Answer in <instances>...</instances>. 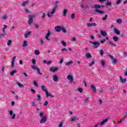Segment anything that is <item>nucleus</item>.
Returning <instances> with one entry per match:
<instances>
[{
	"instance_id": "f257e3e1",
	"label": "nucleus",
	"mask_w": 127,
	"mask_h": 127,
	"mask_svg": "<svg viewBox=\"0 0 127 127\" xmlns=\"http://www.w3.org/2000/svg\"><path fill=\"white\" fill-rule=\"evenodd\" d=\"M40 117H41V120L40 121V124H44L47 121V116H44V112H41L40 113Z\"/></svg>"
},
{
	"instance_id": "f03ea898",
	"label": "nucleus",
	"mask_w": 127,
	"mask_h": 127,
	"mask_svg": "<svg viewBox=\"0 0 127 127\" xmlns=\"http://www.w3.org/2000/svg\"><path fill=\"white\" fill-rule=\"evenodd\" d=\"M57 5H56L53 8L52 11L48 12L47 15L48 17H52V15L54 14L56 11V8H57Z\"/></svg>"
},
{
	"instance_id": "7ed1b4c3",
	"label": "nucleus",
	"mask_w": 127,
	"mask_h": 127,
	"mask_svg": "<svg viewBox=\"0 0 127 127\" xmlns=\"http://www.w3.org/2000/svg\"><path fill=\"white\" fill-rule=\"evenodd\" d=\"M41 89L42 91H44L45 92L47 98H48V97H49V93H48V90L46 88V86L42 85Z\"/></svg>"
},
{
	"instance_id": "20e7f679",
	"label": "nucleus",
	"mask_w": 127,
	"mask_h": 127,
	"mask_svg": "<svg viewBox=\"0 0 127 127\" xmlns=\"http://www.w3.org/2000/svg\"><path fill=\"white\" fill-rule=\"evenodd\" d=\"M90 43L93 44L92 47H93V48H98V46H100L101 44V43H100V42H93L90 41Z\"/></svg>"
},
{
	"instance_id": "39448f33",
	"label": "nucleus",
	"mask_w": 127,
	"mask_h": 127,
	"mask_svg": "<svg viewBox=\"0 0 127 127\" xmlns=\"http://www.w3.org/2000/svg\"><path fill=\"white\" fill-rule=\"evenodd\" d=\"M31 68L33 70H37V73L39 74V75H42V73L40 72V69L37 67V65H33L31 66Z\"/></svg>"
},
{
	"instance_id": "423d86ee",
	"label": "nucleus",
	"mask_w": 127,
	"mask_h": 127,
	"mask_svg": "<svg viewBox=\"0 0 127 127\" xmlns=\"http://www.w3.org/2000/svg\"><path fill=\"white\" fill-rule=\"evenodd\" d=\"M34 15L31 16L30 15H29V20H28V24L29 25H31V24L33 22V17H34Z\"/></svg>"
},
{
	"instance_id": "0eeeda50",
	"label": "nucleus",
	"mask_w": 127,
	"mask_h": 127,
	"mask_svg": "<svg viewBox=\"0 0 127 127\" xmlns=\"http://www.w3.org/2000/svg\"><path fill=\"white\" fill-rule=\"evenodd\" d=\"M9 114L10 116H12L11 117V120H14V119H15V114H13V111H12V110L9 111Z\"/></svg>"
},
{
	"instance_id": "6e6552de",
	"label": "nucleus",
	"mask_w": 127,
	"mask_h": 127,
	"mask_svg": "<svg viewBox=\"0 0 127 127\" xmlns=\"http://www.w3.org/2000/svg\"><path fill=\"white\" fill-rule=\"evenodd\" d=\"M67 79L69 80L70 83H72L74 81V77L71 75H68L67 76Z\"/></svg>"
},
{
	"instance_id": "1a4fd4ad",
	"label": "nucleus",
	"mask_w": 127,
	"mask_h": 127,
	"mask_svg": "<svg viewBox=\"0 0 127 127\" xmlns=\"http://www.w3.org/2000/svg\"><path fill=\"white\" fill-rule=\"evenodd\" d=\"M51 34V32L50 31L48 30V33H47V35L45 37V39L46 40H48L49 41H50V39H49V36H50V34Z\"/></svg>"
},
{
	"instance_id": "9d476101",
	"label": "nucleus",
	"mask_w": 127,
	"mask_h": 127,
	"mask_svg": "<svg viewBox=\"0 0 127 127\" xmlns=\"http://www.w3.org/2000/svg\"><path fill=\"white\" fill-rule=\"evenodd\" d=\"M88 27H91L93 26H97V23H88L87 24Z\"/></svg>"
},
{
	"instance_id": "9b49d317",
	"label": "nucleus",
	"mask_w": 127,
	"mask_h": 127,
	"mask_svg": "<svg viewBox=\"0 0 127 127\" xmlns=\"http://www.w3.org/2000/svg\"><path fill=\"white\" fill-rule=\"evenodd\" d=\"M58 70V67H52L50 68V71H51V72H56V71H57Z\"/></svg>"
},
{
	"instance_id": "f8f14e48",
	"label": "nucleus",
	"mask_w": 127,
	"mask_h": 127,
	"mask_svg": "<svg viewBox=\"0 0 127 127\" xmlns=\"http://www.w3.org/2000/svg\"><path fill=\"white\" fill-rule=\"evenodd\" d=\"M79 119L77 117H72L70 118V121L72 123L78 121Z\"/></svg>"
},
{
	"instance_id": "ddd939ff",
	"label": "nucleus",
	"mask_w": 127,
	"mask_h": 127,
	"mask_svg": "<svg viewBox=\"0 0 127 127\" xmlns=\"http://www.w3.org/2000/svg\"><path fill=\"white\" fill-rule=\"evenodd\" d=\"M55 29L57 32H60V31H61V26H57L55 27Z\"/></svg>"
},
{
	"instance_id": "4468645a",
	"label": "nucleus",
	"mask_w": 127,
	"mask_h": 127,
	"mask_svg": "<svg viewBox=\"0 0 127 127\" xmlns=\"http://www.w3.org/2000/svg\"><path fill=\"white\" fill-rule=\"evenodd\" d=\"M119 78H120V81L121 82V83H126V82H127V79H126V78L123 79V77H122V76L120 75L119 76Z\"/></svg>"
},
{
	"instance_id": "2eb2a0df",
	"label": "nucleus",
	"mask_w": 127,
	"mask_h": 127,
	"mask_svg": "<svg viewBox=\"0 0 127 127\" xmlns=\"http://www.w3.org/2000/svg\"><path fill=\"white\" fill-rule=\"evenodd\" d=\"M108 120H110V118H108L106 119L103 120L101 123L100 125L101 126H103V125H105L107 122H108Z\"/></svg>"
},
{
	"instance_id": "dca6fc26",
	"label": "nucleus",
	"mask_w": 127,
	"mask_h": 127,
	"mask_svg": "<svg viewBox=\"0 0 127 127\" xmlns=\"http://www.w3.org/2000/svg\"><path fill=\"white\" fill-rule=\"evenodd\" d=\"M53 80L54 81H55V82H57L58 81V76H57V75L54 74L53 75Z\"/></svg>"
},
{
	"instance_id": "f3484780",
	"label": "nucleus",
	"mask_w": 127,
	"mask_h": 127,
	"mask_svg": "<svg viewBox=\"0 0 127 127\" xmlns=\"http://www.w3.org/2000/svg\"><path fill=\"white\" fill-rule=\"evenodd\" d=\"M114 32L118 35H120V34H121V32L117 28H114Z\"/></svg>"
},
{
	"instance_id": "a211bd4d",
	"label": "nucleus",
	"mask_w": 127,
	"mask_h": 127,
	"mask_svg": "<svg viewBox=\"0 0 127 127\" xmlns=\"http://www.w3.org/2000/svg\"><path fill=\"white\" fill-rule=\"evenodd\" d=\"M100 33L101 34V35H102V36H106V35H108V34L106 33V31H104L103 30L100 31Z\"/></svg>"
},
{
	"instance_id": "6ab92c4d",
	"label": "nucleus",
	"mask_w": 127,
	"mask_h": 127,
	"mask_svg": "<svg viewBox=\"0 0 127 127\" xmlns=\"http://www.w3.org/2000/svg\"><path fill=\"white\" fill-rule=\"evenodd\" d=\"M91 88L92 90H93L94 93H96L97 92V89H96V86H95V85H92L91 86Z\"/></svg>"
},
{
	"instance_id": "aec40b11",
	"label": "nucleus",
	"mask_w": 127,
	"mask_h": 127,
	"mask_svg": "<svg viewBox=\"0 0 127 127\" xmlns=\"http://www.w3.org/2000/svg\"><path fill=\"white\" fill-rule=\"evenodd\" d=\"M17 84L18 85L19 88H24V85L23 84L19 83V82H17Z\"/></svg>"
},
{
	"instance_id": "412c9836",
	"label": "nucleus",
	"mask_w": 127,
	"mask_h": 127,
	"mask_svg": "<svg viewBox=\"0 0 127 127\" xmlns=\"http://www.w3.org/2000/svg\"><path fill=\"white\" fill-rule=\"evenodd\" d=\"M123 21V19L121 18L118 19L116 20V22L118 23L119 24H121Z\"/></svg>"
},
{
	"instance_id": "4be33fe9",
	"label": "nucleus",
	"mask_w": 127,
	"mask_h": 127,
	"mask_svg": "<svg viewBox=\"0 0 127 127\" xmlns=\"http://www.w3.org/2000/svg\"><path fill=\"white\" fill-rule=\"evenodd\" d=\"M61 30L64 32V33H67V31L66 30V28H65L63 26H61Z\"/></svg>"
},
{
	"instance_id": "5701e85b",
	"label": "nucleus",
	"mask_w": 127,
	"mask_h": 127,
	"mask_svg": "<svg viewBox=\"0 0 127 127\" xmlns=\"http://www.w3.org/2000/svg\"><path fill=\"white\" fill-rule=\"evenodd\" d=\"M16 72H17V70H14L10 72V74L11 76H13L14 74L16 73Z\"/></svg>"
},
{
	"instance_id": "b1692460",
	"label": "nucleus",
	"mask_w": 127,
	"mask_h": 127,
	"mask_svg": "<svg viewBox=\"0 0 127 127\" xmlns=\"http://www.w3.org/2000/svg\"><path fill=\"white\" fill-rule=\"evenodd\" d=\"M94 7H95V8H96V9H98V8H101V7H102V6L100 5L95 4L94 5Z\"/></svg>"
},
{
	"instance_id": "393cba45",
	"label": "nucleus",
	"mask_w": 127,
	"mask_h": 127,
	"mask_svg": "<svg viewBox=\"0 0 127 127\" xmlns=\"http://www.w3.org/2000/svg\"><path fill=\"white\" fill-rule=\"evenodd\" d=\"M11 43H12V41L9 40L7 42V45H8V46H10Z\"/></svg>"
},
{
	"instance_id": "a878e982",
	"label": "nucleus",
	"mask_w": 127,
	"mask_h": 127,
	"mask_svg": "<svg viewBox=\"0 0 127 127\" xmlns=\"http://www.w3.org/2000/svg\"><path fill=\"white\" fill-rule=\"evenodd\" d=\"M96 12H98V13H100L101 14H102V13H104V11L102 10H100L99 9H96L95 10Z\"/></svg>"
},
{
	"instance_id": "bb28decb",
	"label": "nucleus",
	"mask_w": 127,
	"mask_h": 127,
	"mask_svg": "<svg viewBox=\"0 0 127 127\" xmlns=\"http://www.w3.org/2000/svg\"><path fill=\"white\" fill-rule=\"evenodd\" d=\"M86 57L87 58H91L92 55L89 53H86Z\"/></svg>"
},
{
	"instance_id": "cd10ccee",
	"label": "nucleus",
	"mask_w": 127,
	"mask_h": 127,
	"mask_svg": "<svg viewBox=\"0 0 127 127\" xmlns=\"http://www.w3.org/2000/svg\"><path fill=\"white\" fill-rule=\"evenodd\" d=\"M67 11H68V10L67 9L64 10V11H63L64 16H65V15L67 14Z\"/></svg>"
},
{
	"instance_id": "c85d7f7f",
	"label": "nucleus",
	"mask_w": 127,
	"mask_h": 127,
	"mask_svg": "<svg viewBox=\"0 0 127 127\" xmlns=\"http://www.w3.org/2000/svg\"><path fill=\"white\" fill-rule=\"evenodd\" d=\"M27 3H28V1H24L22 2V6H25V5H26V4H27Z\"/></svg>"
},
{
	"instance_id": "c756f323",
	"label": "nucleus",
	"mask_w": 127,
	"mask_h": 127,
	"mask_svg": "<svg viewBox=\"0 0 127 127\" xmlns=\"http://www.w3.org/2000/svg\"><path fill=\"white\" fill-rule=\"evenodd\" d=\"M31 33V32H28L27 33L25 34L24 36L25 38H27L28 35H30Z\"/></svg>"
},
{
	"instance_id": "7c9ffc66",
	"label": "nucleus",
	"mask_w": 127,
	"mask_h": 127,
	"mask_svg": "<svg viewBox=\"0 0 127 127\" xmlns=\"http://www.w3.org/2000/svg\"><path fill=\"white\" fill-rule=\"evenodd\" d=\"M34 53L36 55H39V54H40V52H39V51L36 50L34 51Z\"/></svg>"
},
{
	"instance_id": "2f4dec72",
	"label": "nucleus",
	"mask_w": 127,
	"mask_h": 127,
	"mask_svg": "<svg viewBox=\"0 0 127 127\" xmlns=\"http://www.w3.org/2000/svg\"><path fill=\"white\" fill-rule=\"evenodd\" d=\"M73 63V61H70V62L66 63L65 64V65L69 66V65H71V64H72Z\"/></svg>"
},
{
	"instance_id": "473e14b6",
	"label": "nucleus",
	"mask_w": 127,
	"mask_h": 127,
	"mask_svg": "<svg viewBox=\"0 0 127 127\" xmlns=\"http://www.w3.org/2000/svg\"><path fill=\"white\" fill-rule=\"evenodd\" d=\"M25 46H27V41H24L23 47H25Z\"/></svg>"
},
{
	"instance_id": "72a5a7b5",
	"label": "nucleus",
	"mask_w": 127,
	"mask_h": 127,
	"mask_svg": "<svg viewBox=\"0 0 127 127\" xmlns=\"http://www.w3.org/2000/svg\"><path fill=\"white\" fill-rule=\"evenodd\" d=\"M113 40H114V41L117 42V41L119 40V38L117 36L113 37Z\"/></svg>"
},
{
	"instance_id": "f704fd0d",
	"label": "nucleus",
	"mask_w": 127,
	"mask_h": 127,
	"mask_svg": "<svg viewBox=\"0 0 127 127\" xmlns=\"http://www.w3.org/2000/svg\"><path fill=\"white\" fill-rule=\"evenodd\" d=\"M37 97L38 98L37 99V101H41V95L40 94H37Z\"/></svg>"
},
{
	"instance_id": "c9c22d12",
	"label": "nucleus",
	"mask_w": 127,
	"mask_h": 127,
	"mask_svg": "<svg viewBox=\"0 0 127 127\" xmlns=\"http://www.w3.org/2000/svg\"><path fill=\"white\" fill-rule=\"evenodd\" d=\"M7 18V15L6 14H5L2 17V19H6Z\"/></svg>"
},
{
	"instance_id": "e433bc0d",
	"label": "nucleus",
	"mask_w": 127,
	"mask_h": 127,
	"mask_svg": "<svg viewBox=\"0 0 127 127\" xmlns=\"http://www.w3.org/2000/svg\"><path fill=\"white\" fill-rule=\"evenodd\" d=\"M109 44H111V45H113V46H115V47H117V45H116L115 44H114L112 41H109Z\"/></svg>"
},
{
	"instance_id": "4c0bfd02",
	"label": "nucleus",
	"mask_w": 127,
	"mask_h": 127,
	"mask_svg": "<svg viewBox=\"0 0 127 127\" xmlns=\"http://www.w3.org/2000/svg\"><path fill=\"white\" fill-rule=\"evenodd\" d=\"M99 53L101 56H103L104 55V51L103 50H100L99 51Z\"/></svg>"
},
{
	"instance_id": "58836bf2",
	"label": "nucleus",
	"mask_w": 127,
	"mask_h": 127,
	"mask_svg": "<svg viewBox=\"0 0 127 127\" xmlns=\"http://www.w3.org/2000/svg\"><path fill=\"white\" fill-rule=\"evenodd\" d=\"M39 43L40 44H44V41L42 39H40L39 40Z\"/></svg>"
},
{
	"instance_id": "ea45409f",
	"label": "nucleus",
	"mask_w": 127,
	"mask_h": 127,
	"mask_svg": "<svg viewBox=\"0 0 127 127\" xmlns=\"http://www.w3.org/2000/svg\"><path fill=\"white\" fill-rule=\"evenodd\" d=\"M118 61V60L117 59H114L113 61H112V63L113 64H116Z\"/></svg>"
},
{
	"instance_id": "a19ab883",
	"label": "nucleus",
	"mask_w": 127,
	"mask_h": 127,
	"mask_svg": "<svg viewBox=\"0 0 127 127\" xmlns=\"http://www.w3.org/2000/svg\"><path fill=\"white\" fill-rule=\"evenodd\" d=\"M62 44L63 45V46H67V44L66 42H64V41H62Z\"/></svg>"
},
{
	"instance_id": "79ce46f5",
	"label": "nucleus",
	"mask_w": 127,
	"mask_h": 127,
	"mask_svg": "<svg viewBox=\"0 0 127 127\" xmlns=\"http://www.w3.org/2000/svg\"><path fill=\"white\" fill-rule=\"evenodd\" d=\"M77 91H78V92L82 93L83 92V88H78L77 89Z\"/></svg>"
},
{
	"instance_id": "37998d69",
	"label": "nucleus",
	"mask_w": 127,
	"mask_h": 127,
	"mask_svg": "<svg viewBox=\"0 0 127 127\" xmlns=\"http://www.w3.org/2000/svg\"><path fill=\"white\" fill-rule=\"evenodd\" d=\"M33 84H34L35 87H38V84H37V82H36V81H34Z\"/></svg>"
},
{
	"instance_id": "c03bdc74",
	"label": "nucleus",
	"mask_w": 127,
	"mask_h": 127,
	"mask_svg": "<svg viewBox=\"0 0 127 127\" xmlns=\"http://www.w3.org/2000/svg\"><path fill=\"white\" fill-rule=\"evenodd\" d=\"M88 101H89V97L86 98L83 100V102H84V103H87V102H88Z\"/></svg>"
},
{
	"instance_id": "a18cd8bd",
	"label": "nucleus",
	"mask_w": 127,
	"mask_h": 127,
	"mask_svg": "<svg viewBox=\"0 0 127 127\" xmlns=\"http://www.w3.org/2000/svg\"><path fill=\"white\" fill-rule=\"evenodd\" d=\"M71 18L72 19H74V18H75V14H74V13L71 14Z\"/></svg>"
},
{
	"instance_id": "49530a36",
	"label": "nucleus",
	"mask_w": 127,
	"mask_h": 127,
	"mask_svg": "<svg viewBox=\"0 0 127 127\" xmlns=\"http://www.w3.org/2000/svg\"><path fill=\"white\" fill-rule=\"evenodd\" d=\"M108 18V15H106L105 17L102 18V20H107Z\"/></svg>"
},
{
	"instance_id": "de8ad7c7",
	"label": "nucleus",
	"mask_w": 127,
	"mask_h": 127,
	"mask_svg": "<svg viewBox=\"0 0 127 127\" xmlns=\"http://www.w3.org/2000/svg\"><path fill=\"white\" fill-rule=\"evenodd\" d=\"M123 0H117V4H120L121 2H122Z\"/></svg>"
},
{
	"instance_id": "09e8293b",
	"label": "nucleus",
	"mask_w": 127,
	"mask_h": 127,
	"mask_svg": "<svg viewBox=\"0 0 127 127\" xmlns=\"http://www.w3.org/2000/svg\"><path fill=\"white\" fill-rule=\"evenodd\" d=\"M32 64H34V65H35V64H36V61H35V59H33L32 60Z\"/></svg>"
},
{
	"instance_id": "8fccbe9b",
	"label": "nucleus",
	"mask_w": 127,
	"mask_h": 127,
	"mask_svg": "<svg viewBox=\"0 0 127 127\" xmlns=\"http://www.w3.org/2000/svg\"><path fill=\"white\" fill-rule=\"evenodd\" d=\"M95 64V62L93 61L90 64H89V66H93Z\"/></svg>"
},
{
	"instance_id": "3c124183",
	"label": "nucleus",
	"mask_w": 127,
	"mask_h": 127,
	"mask_svg": "<svg viewBox=\"0 0 127 127\" xmlns=\"http://www.w3.org/2000/svg\"><path fill=\"white\" fill-rule=\"evenodd\" d=\"M63 127V122H61L58 127Z\"/></svg>"
},
{
	"instance_id": "603ef678",
	"label": "nucleus",
	"mask_w": 127,
	"mask_h": 127,
	"mask_svg": "<svg viewBox=\"0 0 127 127\" xmlns=\"http://www.w3.org/2000/svg\"><path fill=\"white\" fill-rule=\"evenodd\" d=\"M101 64L102 66H105V65H106V63H105L104 61H101Z\"/></svg>"
},
{
	"instance_id": "864d4df0",
	"label": "nucleus",
	"mask_w": 127,
	"mask_h": 127,
	"mask_svg": "<svg viewBox=\"0 0 127 127\" xmlns=\"http://www.w3.org/2000/svg\"><path fill=\"white\" fill-rule=\"evenodd\" d=\"M71 41H72V42H75V41H76V38L73 37L71 39Z\"/></svg>"
},
{
	"instance_id": "5fc2aeb1",
	"label": "nucleus",
	"mask_w": 127,
	"mask_h": 127,
	"mask_svg": "<svg viewBox=\"0 0 127 127\" xmlns=\"http://www.w3.org/2000/svg\"><path fill=\"white\" fill-rule=\"evenodd\" d=\"M105 42H106V40H105V39H104V40H101V41H100V43H101L102 44H103V43H104Z\"/></svg>"
},
{
	"instance_id": "6e6d98bb",
	"label": "nucleus",
	"mask_w": 127,
	"mask_h": 127,
	"mask_svg": "<svg viewBox=\"0 0 127 127\" xmlns=\"http://www.w3.org/2000/svg\"><path fill=\"white\" fill-rule=\"evenodd\" d=\"M52 63V61H51L47 62V64H48V65H50V64H51Z\"/></svg>"
},
{
	"instance_id": "4d7b16f0",
	"label": "nucleus",
	"mask_w": 127,
	"mask_h": 127,
	"mask_svg": "<svg viewBox=\"0 0 127 127\" xmlns=\"http://www.w3.org/2000/svg\"><path fill=\"white\" fill-rule=\"evenodd\" d=\"M62 52H63L64 51H66V52H67V49H66V48H64V49H62Z\"/></svg>"
},
{
	"instance_id": "13d9d810",
	"label": "nucleus",
	"mask_w": 127,
	"mask_h": 127,
	"mask_svg": "<svg viewBox=\"0 0 127 127\" xmlns=\"http://www.w3.org/2000/svg\"><path fill=\"white\" fill-rule=\"evenodd\" d=\"M13 66H14V62H12V63H11V68H13Z\"/></svg>"
},
{
	"instance_id": "bf43d9fd",
	"label": "nucleus",
	"mask_w": 127,
	"mask_h": 127,
	"mask_svg": "<svg viewBox=\"0 0 127 127\" xmlns=\"http://www.w3.org/2000/svg\"><path fill=\"white\" fill-rule=\"evenodd\" d=\"M47 105H48V101H45L44 106H47Z\"/></svg>"
},
{
	"instance_id": "052dcab7",
	"label": "nucleus",
	"mask_w": 127,
	"mask_h": 127,
	"mask_svg": "<svg viewBox=\"0 0 127 127\" xmlns=\"http://www.w3.org/2000/svg\"><path fill=\"white\" fill-rule=\"evenodd\" d=\"M25 11H26V12H27V13H29V12H30V11H29L28 9H25Z\"/></svg>"
},
{
	"instance_id": "680f3d73",
	"label": "nucleus",
	"mask_w": 127,
	"mask_h": 127,
	"mask_svg": "<svg viewBox=\"0 0 127 127\" xmlns=\"http://www.w3.org/2000/svg\"><path fill=\"white\" fill-rule=\"evenodd\" d=\"M16 58V57H14L12 58V62H14V61L15 60Z\"/></svg>"
},
{
	"instance_id": "e2e57ef3",
	"label": "nucleus",
	"mask_w": 127,
	"mask_h": 127,
	"mask_svg": "<svg viewBox=\"0 0 127 127\" xmlns=\"http://www.w3.org/2000/svg\"><path fill=\"white\" fill-rule=\"evenodd\" d=\"M108 56L111 58V59H114V56H112L111 55H109Z\"/></svg>"
},
{
	"instance_id": "0e129e2a",
	"label": "nucleus",
	"mask_w": 127,
	"mask_h": 127,
	"mask_svg": "<svg viewBox=\"0 0 127 127\" xmlns=\"http://www.w3.org/2000/svg\"><path fill=\"white\" fill-rule=\"evenodd\" d=\"M35 26L36 28H39V25L37 24H36L35 25Z\"/></svg>"
},
{
	"instance_id": "69168bd1",
	"label": "nucleus",
	"mask_w": 127,
	"mask_h": 127,
	"mask_svg": "<svg viewBox=\"0 0 127 127\" xmlns=\"http://www.w3.org/2000/svg\"><path fill=\"white\" fill-rule=\"evenodd\" d=\"M36 106V105L35 104V102H32V106L33 107H35Z\"/></svg>"
},
{
	"instance_id": "338daca9",
	"label": "nucleus",
	"mask_w": 127,
	"mask_h": 127,
	"mask_svg": "<svg viewBox=\"0 0 127 127\" xmlns=\"http://www.w3.org/2000/svg\"><path fill=\"white\" fill-rule=\"evenodd\" d=\"M60 64H62L63 63V59H62L60 61Z\"/></svg>"
},
{
	"instance_id": "774afa93",
	"label": "nucleus",
	"mask_w": 127,
	"mask_h": 127,
	"mask_svg": "<svg viewBox=\"0 0 127 127\" xmlns=\"http://www.w3.org/2000/svg\"><path fill=\"white\" fill-rule=\"evenodd\" d=\"M31 92H32L33 93H35V92H36L35 90L32 89H31Z\"/></svg>"
}]
</instances>
